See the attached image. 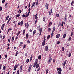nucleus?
Here are the masks:
<instances>
[{"label": "nucleus", "mask_w": 74, "mask_h": 74, "mask_svg": "<svg viewBox=\"0 0 74 74\" xmlns=\"http://www.w3.org/2000/svg\"><path fill=\"white\" fill-rule=\"evenodd\" d=\"M45 36H44V40L43 41L42 43V45L43 46H44V45H45Z\"/></svg>", "instance_id": "1"}, {"label": "nucleus", "mask_w": 74, "mask_h": 74, "mask_svg": "<svg viewBox=\"0 0 74 74\" xmlns=\"http://www.w3.org/2000/svg\"><path fill=\"white\" fill-rule=\"evenodd\" d=\"M66 62L67 60H65L64 63H62V65L63 66V67H64V66H65V65L66 64Z\"/></svg>", "instance_id": "2"}, {"label": "nucleus", "mask_w": 74, "mask_h": 74, "mask_svg": "<svg viewBox=\"0 0 74 74\" xmlns=\"http://www.w3.org/2000/svg\"><path fill=\"white\" fill-rule=\"evenodd\" d=\"M38 62V59H36V62L35 63H34V65H35V66H36V64H37V63H38L37 62Z\"/></svg>", "instance_id": "3"}, {"label": "nucleus", "mask_w": 74, "mask_h": 74, "mask_svg": "<svg viewBox=\"0 0 74 74\" xmlns=\"http://www.w3.org/2000/svg\"><path fill=\"white\" fill-rule=\"evenodd\" d=\"M49 5V4H48L47 3H46L45 7L47 10H48V7Z\"/></svg>", "instance_id": "4"}, {"label": "nucleus", "mask_w": 74, "mask_h": 74, "mask_svg": "<svg viewBox=\"0 0 74 74\" xmlns=\"http://www.w3.org/2000/svg\"><path fill=\"white\" fill-rule=\"evenodd\" d=\"M37 15H38V14L37 13L35 16V19L36 20H38V17H37Z\"/></svg>", "instance_id": "5"}, {"label": "nucleus", "mask_w": 74, "mask_h": 74, "mask_svg": "<svg viewBox=\"0 0 74 74\" xmlns=\"http://www.w3.org/2000/svg\"><path fill=\"white\" fill-rule=\"evenodd\" d=\"M60 34H59L57 35L56 36V38H59L60 37Z\"/></svg>", "instance_id": "6"}, {"label": "nucleus", "mask_w": 74, "mask_h": 74, "mask_svg": "<svg viewBox=\"0 0 74 74\" xmlns=\"http://www.w3.org/2000/svg\"><path fill=\"white\" fill-rule=\"evenodd\" d=\"M48 46H46L45 47V49L46 51H48Z\"/></svg>", "instance_id": "7"}, {"label": "nucleus", "mask_w": 74, "mask_h": 74, "mask_svg": "<svg viewBox=\"0 0 74 74\" xmlns=\"http://www.w3.org/2000/svg\"><path fill=\"white\" fill-rule=\"evenodd\" d=\"M57 71H59L60 72L62 71V69L61 68H58L57 69Z\"/></svg>", "instance_id": "8"}, {"label": "nucleus", "mask_w": 74, "mask_h": 74, "mask_svg": "<svg viewBox=\"0 0 74 74\" xmlns=\"http://www.w3.org/2000/svg\"><path fill=\"white\" fill-rule=\"evenodd\" d=\"M25 26L27 28H28V27H29V23L27 22V23H26Z\"/></svg>", "instance_id": "9"}, {"label": "nucleus", "mask_w": 74, "mask_h": 74, "mask_svg": "<svg viewBox=\"0 0 74 74\" xmlns=\"http://www.w3.org/2000/svg\"><path fill=\"white\" fill-rule=\"evenodd\" d=\"M52 9H51V10H50L49 12V15H51L52 12Z\"/></svg>", "instance_id": "10"}, {"label": "nucleus", "mask_w": 74, "mask_h": 74, "mask_svg": "<svg viewBox=\"0 0 74 74\" xmlns=\"http://www.w3.org/2000/svg\"><path fill=\"white\" fill-rule=\"evenodd\" d=\"M51 60H52V58H50L49 60L48 61V63H51Z\"/></svg>", "instance_id": "11"}, {"label": "nucleus", "mask_w": 74, "mask_h": 74, "mask_svg": "<svg viewBox=\"0 0 74 74\" xmlns=\"http://www.w3.org/2000/svg\"><path fill=\"white\" fill-rule=\"evenodd\" d=\"M36 4V2H34L33 3H32V6H31V8H32L33 7V6L34 5V4Z\"/></svg>", "instance_id": "12"}, {"label": "nucleus", "mask_w": 74, "mask_h": 74, "mask_svg": "<svg viewBox=\"0 0 74 74\" xmlns=\"http://www.w3.org/2000/svg\"><path fill=\"white\" fill-rule=\"evenodd\" d=\"M25 38L26 39H28L29 38V34H26Z\"/></svg>", "instance_id": "13"}, {"label": "nucleus", "mask_w": 74, "mask_h": 74, "mask_svg": "<svg viewBox=\"0 0 74 74\" xmlns=\"http://www.w3.org/2000/svg\"><path fill=\"white\" fill-rule=\"evenodd\" d=\"M11 40L12 42H13V41H14V37L12 36Z\"/></svg>", "instance_id": "14"}, {"label": "nucleus", "mask_w": 74, "mask_h": 74, "mask_svg": "<svg viewBox=\"0 0 74 74\" xmlns=\"http://www.w3.org/2000/svg\"><path fill=\"white\" fill-rule=\"evenodd\" d=\"M10 30H12V29L9 28L8 29V32H7V34H8V32H10Z\"/></svg>", "instance_id": "15"}, {"label": "nucleus", "mask_w": 74, "mask_h": 74, "mask_svg": "<svg viewBox=\"0 0 74 74\" xmlns=\"http://www.w3.org/2000/svg\"><path fill=\"white\" fill-rule=\"evenodd\" d=\"M18 66H19V64L18 63V64H16V65H15V66H14V67H16V68H18Z\"/></svg>", "instance_id": "16"}, {"label": "nucleus", "mask_w": 74, "mask_h": 74, "mask_svg": "<svg viewBox=\"0 0 74 74\" xmlns=\"http://www.w3.org/2000/svg\"><path fill=\"white\" fill-rule=\"evenodd\" d=\"M67 15L66 14L65 15V17H64L65 20H66V19H67Z\"/></svg>", "instance_id": "17"}, {"label": "nucleus", "mask_w": 74, "mask_h": 74, "mask_svg": "<svg viewBox=\"0 0 74 74\" xmlns=\"http://www.w3.org/2000/svg\"><path fill=\"white\" fill-rule=\"evenodd\" d=\"M22 65H21L20 67V71H22V68H23V66Z\"/></svg>", "instance_id": "18"}, {"label": "nucleus", "mask_w": 74, "mask_h": 74, "mask_svg": "<svg viewBox=\"0 0 74 74\" xmlns=\"http://www.w3.org/2000/svg\"><path fill=\"white\" fill-rule=\"evenodd\" d=\"M20 25H21V26H22V25H23V21H21L20 22Z\"/></svg>", "instance_id": "19"}, {"label": "nucleus", "mask_w": 74, "mask_h": 74, "mask_svg": "<svg viewBox=\"0 0 74 74\" xmlns=\"http://www.w3.org/2000/svg\"><path fill=\"white\" fill-rule=\"evenodd\" d=\"M39 64H37L36 66V69H38V67H39Z\"/></svg>", "instance_id": "20"}, {"label": "nucleus", "mask_w": 74, "mask_h": 74, "mask_svg": "<svg viewBox=\"0 0 74 74\" xmlns=\"http://www.w3.org/2000/svg\"><path fill=\"white\" fill-rule=\"evenodd\" d=\"M48 32H50L51 30V29L50 28H49L48 29Z\"/></svg>", "instance_id": "21"}, {"label": "nucleus", "mask_w": 74, "mask_h": 74, "mask_svg": "<svg viewBox=\"0 0 74 74\" xmlns=\"http://www.w3.org/2000/svg\"><path fill=\"white\" fill-rule=\"evenodd\" d=\"M9 18V16H7L6 18V20H5V21H7V20Z\"/></svg>", "instance_id": "22"}, {"label": "nucleus", "mask_w": 74, "mask_h": 74, "mask_svg": "<svg viewBox=\"0 0 74 74\" xmlns=\"http://www.w3.org/2000/svg\"><path fill=\"white\" fill-rule=\"evenodd\" d=\"M51 25H52V22H50L49 23V26H51Z\"/></svg>", "instance_id": "23"}, {"label": "nucleus", "mask_w": 74, "mask_h": 74, "mask_svg": "<svg viewBox=\"0 0 74 74\" xmlns=\"http://www.w3.org/2000/svg\"><path fill=\"white\" fill-rule=\"evenodd\" d=\"M20 33L21 32H20V31H19L18 32V33L16 34V35H17V36H19V34H20Z\"/></svg>", "instance_id": "24"}, {"label": "nucleus", "mask_w": 74, "mask_h": 74, "mask_svg": "<svg viewBox=\"0 0 74 74\" xmlns=\"http://www.w3.org/2000/svg\"><path fill=\"white\" fill-rule=\"evenodd\" d=\"M49 71V70H48V69H47L46 71V74H47Z\"/></svg>", "instance_id": "25"}, {"label": "nucleus", "mask_w": 74, "mask_h": 74, "mask_svg": "<svg viewBox=\"0 0 74 74\" xmlns=\"http://www.w3.org/2000/svg\"><path fill=\"white\" fill-rule=\"evenodd\" d=\"M64 51V47H62V51L63 52Z\"/></svg>", "instance_id": "26"}, {"label": "nucleus", "mask_w": 74, "mask_h": 74, "mask_svg": "<svg viewBox=\"0 0 74 74\" xmlns=\"http://www.w3.org/2000/svg\"><path fill=\"white\" fill-rule=\"evenodd\" d=\"M54 32L53 31H52V33H51V37H52V36H53V32Z\"/></svg>", "instance_id": "27"}, {"label": "nucleus", "mask_w": 74, "mask_h": 74, "mask_svg": "<svg viewBox=\"0 0 74 74\" xmlns=\"http://www.w3.org/2000/svg\"><path fill=\"white\" fill-rule=\"evenodd\" d=\"M18 12H19V14H21V12H22V10H20V9L18 11Z\"/></svg>", "instance_id": "28"}, {"label": "nucleus", "mask_w": 74, "mask_h": 74, "mask_svg": "<svg viewBox=\"0 0 74 74\" xmlns=\"http://www.w3.org/2000/svg\"><path fill=\"white\" fill-rule=\"evenodd\" d=\"M30 10H31V9L30 8H29L28 9L29 12H28V14H29L30 12Z\"/></svg>", "instance_id": "29"}, {"label": "nucleus", "mask_w": 74, "mask_h": 74, "mask_svg": "<svg viewBox=\"0 0 74 74\" xmlns=\"http://www.w3.org/2000/svg\"><path fill=\"white\" fill-rule=\"evenodd\" d=\"M74 4V1H72L71 2V5H73V4Z\"/></svg>", "instance_id": "30"}, {"label": "nucleus", "mask_w": 74, "mask_h": 74, "mask_svg": "<svg viewBox=\"0 0 74 74\" xmlns=\"http://www.w3.org/2000/svg\"><path fill=\"white\" fill-rule=\"evenodd\" d=\"M66 37V34H65L63 36V38H64L65 37Z\"/></svg>", "instance_id": "31"}, {"label": "nucleus", "mask_w": 74, "mask_h": 74, "mask_svg": "<svg viewBox=\"0 0 74 74\" xmlns=\"http://www.w3.org/2000/svg\"><path fill=\"white\" fill-rule=\"evenodd\" d=\"M36 30H35L34 32H33V35H34V34L36 33Z\"/></svg>", "instance_id": "32"}, {"label": "nucleus", "mask_w": 74, "mask_h": 74, "mask_svg": "<svg viewBox=\"0 0 74 74\" xmlns=\"http://www.w3.org/2000/svg\"><path fill=\"white\" fill-rule=\"evenodd\" d=\"M56 16L57 17H59V14H56Z\"/></svg>", "instance_id": "33"}, {"label": "nucleus", "mask_w": 74, "mask_h": 74, "mask_svg": "<svg viewBox=\"0 0 74 74\" xmlns=\"http://www.w3.org/2000/svg\"><path fill=\"white\" fill-rule=\"evenodd\" d=\"M29 59H27V60L26 61V63H29Z\"/></svg>", "instance_id": "34"}, {"label": "nucleus", "mask_w": 74, "mask_h": 74, "mask_svg": "<svg viewBox=\"0 0 74 74\" xmlns=\"http://www.w3.org/2000/svg\"><path fill=\"white\" fill-rule=\"evenodd\" d=\"M38 59H41V56H39L38 57Z\"/></svg>", "instance_id": "35"}, {"label": "nucleus", "mask_w": 74, "mask_h": 74, "mask_svg": "<svg viewBox=\"0 0 74 74\" xmlns=\"http://www.w3.org/2000/svg\"><path fill=\"white\" fill-rule=\"evenodd\" d=\"M18 51H17V52L16 53L15 56H17V55H18Z\"/></svg>", "instance_id": "36"}, {"label": "nucleus", "mask_w": 74, "mask_h": 74, "mask_svg": "<svg viewBox=\"0 0 74 74\" xmlns=\"http://www.w3.org/2000/svg\"><path fill=\"white\" fill-rule=\"evenodd\" d=\"M71 38L70 37L69 39V41H71Z\"/></svg>", "instance_id": "37"}, {"label": "nucleus", "mask_w": 74, "mask_h": 74, "mask_svg": "<svg viewBox=\"0 0 74 74\" xmlns=\"http://www.w3.org/2000/svg\"><path fill=\"white\" fill-rule=\"evenodd\" d=\"M3 70H5V66H3Z\"/></svg>", "instance_id": "38"}, {"label": "nucleus", "mask_w": 74, "mask_h": 74, "mask_svg": "<svg viewBox=\"0 0 74 74\" xmlns=\"http://www.w3.org/2000/svg\"><path fill=\"white\" fill-rule=\"evenodd\" d=\"M68 56L69 57H70V56H71V53H69Z\"/></svg>", "instance_id": "39"}, {"label": "nucleus", "mask_w": 74, "mask_h": 74, "mask_svg": "<svg viewBox=\"0 0 74 74\" xmlns=\"http://www.w3.org/2000/svg\"><path fill=\"white\" fill-rule=\"evenodd\" d=\"M32 58H33V56L32 55L30 58V60H32Z\"/></svg>", "instance_id": "40"}, {"label": "nucleus", "mask_w": 74, "mask_h": 74, "mask_svg": "<svg viewBox=\"0 0 74 74\" xmlns=\"http://www.w3.org/2000/svg\"><path fill=\"white\" fill-rule=\"evenodd\" d=\"M29 16V13H28V14H26V15H25V17H27V16Z\"/></svg>", "instance_id": "41"}, {"label": "nucleus", "mask_w": 74, "mask_h": 74, "mask_svg": "<svg viewBox=\"0 0 74 74\" xmlns=\"http://www.w3.org/2000/svg\"><path fill=\"white\" fill-rule=\"evenodd\" d=\"M55 27H53V30L52 31L53 32H55Z\"/></svg>", "instance_id": "42"}, {"label": "nucleus", "mask_w": 74, "mask_h": 74, "mask_svg": "<svg viewBox=\"0 0 74 74\" xmlns=\"http://www.w3.org/2000/svg\"><path fill=\"white\" fill-rule=\"evenodd\" d=\"M60 43V41H58L57 42V44H59Z\"/></svg>", "instance_id": "43"}, {"label": "nucleus", "mask_w": 74, "mask_h": 74, "mask_svg": "<svg viewBox=\"0 0 74 74\" xmlns=\"http://www.w3.org/2000/svg\"><path fill=\"white\" fill-rule=\"evenodd\" d=\"M17 74H19V70H18L17 71V72L16 73Z\"/></svg>", "instance_id": "44"}, {"label": "nucleus", "mask_w": 74, "mask_h": 74, "mask_svg": "<svg viewBox=\"0 0 74 74\" xmlns=\"http://www.w3.org/2000/svg\"><path fill=\"white\" fill-rule=\"evenodd\" d=\"M38 20H36V21L35 22V25H36L37 23V22Z\"/></svg>", "instance_id": "45"}, {"label": "nucleus", "mask_w": 74, "mask_h": 74, "mask_svg": "<svg viewBox=\"0 0 74 74\" xmlns=\"http://www.w3.org/2000/svg\"><path fill=\"white\" fill-rule=\"evenodd\" d=\"M25 30H24L23 31V35L25 34Z\"/></svg>", "instance_id": "46"}, {"label": "nucleus", "mask_w": 74, "mask_h": 74, "mask_svg": "<svg viewBox=\"0 0 74 74\" xmlns=\"http://www.w3.org/2000/svg\"><path fill=\"white\" fill-rule=\"evenodd\" d=\"M63 23H64V22H62L61 24V26H63Z\"/></svg>", "instance_id": "47"}, {"label": "nucleus", "mask_w": 74, "mask_h": 74, "mask_svg": "<svg viewBox=\"0 0 74 74\" xmlns=\"http://www.w3.org/2000/svg\"><path fill=\"white\" fill-rule=\"evenodd\" d=\"M2 10V7H0V11H1Z\"/></svg>", "instance_id": "48"}, {"label": "nucleus", "mask_w": 74, "mask_h": 74, "mask_svg": "<svg viewBox=\"0 0 74 74\" xmlns=\"http://www.w3.org/2000/svg\"><path fill=\"white\" fill-rule=\"evenodd\" d=\"M50 38V35H49L47 36V39H49V38Z\"/></svg>", "instance_id": "49"}, {"label": "nucleus", "mask_w": 74, "mask_h": 74, "mask_svg": "<svg viewBox=\"0 0 74 74\" xmlns=\"http://www.w3.org/2000/svg\"><path fill=\"white\" fill-rule=\"evenodd\" d=\"M58 74H61V72H60L59 71H58Z\"/></svg>", "instance_id": "50"}, {"label": "nucleus", "mask_w": 74, "mask_h": 74, "mask_svg": "<svg viewBox=\"0 0 74 74\" xmlns=\"http://www.w3.org/2000/svg\"><path fill=\"white\" fill-rule=\"evenodd\" d=\"M43 19V21H45V17H44Z\"/></svg>", "instance_id": "51"}, {"label": "nucleus", "mask_w": 74, "mask_h": 74, "mask_svg": "<svg viewBox=\"0 0 74 74\" xmlns=\"http://www.w3.org/2000/svg\"><path fill=\"white\" fill-rule=\"evenodd\" d=\"M22 16L23 18H25V15H24V14H23L22 15Z\"/></svg>", "instance_id": "52"}, {"label": "nucleus", "mask_w": 74, "mask_h": 74, "mask_svg": "<svg viewBox=\"0 0 74 74\" xmlns=\"http://www.w3.org/2000/svg\"><path fill=\"white\" fill-rule=\"evenodd\" d=\"M73 32H72L71 34V37H72V36H73Z\"/></svg>", "instance_id": "53"}, {"label": "nucleus", "mask_w": 74, "mask_h": 74, "mask_svg": "<svg viewBox=\"0 0 74 74\" xmlns=\"http://www.w3.org/2000/svg\"><path fill=\"white\" fill-rule=\"evenodd\" d=\"M58 26H61V23H59L58 24Z\"/></svg>", "instance_id": "54"}, {"label": "nucleus", "mask_w": 74, "mask_h": 74, "mask_svg": "<svg viewBox=\"0 0 74 74\" xmlns=\"http://www.w3.org/2000/svg\"><path fill=\"white\" fill-rule=\"evenodd\" d=\"M5 35H4L3 37V39H4L5 38Z\"/></svg>", "instance_id": "55"}, {"label": "nucleus", "mask_w": 74, "mask_h": 74, "mask_svg": "<svg viewBox=\"0 0 74 74\" xmlns=\"http://www.w3.org/2000/svg\"><path fill=\"white\" fill-rule=\"evenodd\" d=\"M16 68L15 67V66H14V71H15V70H16Z\"/></svg>", "instance_id": "56"}, {"label": "nucleus", "mask_w": 74, "mask_h": 74, "mask_svg": "<svg viewBox=\"0 0 74 74\" xmlns=\"http://www.w3.org/2000/svg\"><path fill=\"white\" fill-rule=\"evenodd\" d=\"M30 41H29V40H28L27 41V43H28V44H29V43H30Z\"/></svg>", "instance_id": "57"}, {"label": "nucleus", "mask_w": 74, "mask_h": 74, "mask_svg": "<svg viewBox=\"0 0 74 74\" xmlns=\"http://www.w3.org/2000/svg\"><path fill=\"white\" fill-rule=\"evenodd\" d=\"M7 4H8V3H6L5 4V6H7Z\"/></svg>", "instance_id": "58"}, {"label": "nucleus", "mask_w": 74, "mask_h": 74, "mask_svg": "<svg viewBox=\"0 0 74 74\" xmlns=\"http://www.w3.org/2000/svg\"><path fill=\"white\" fill-rule=\"evenodd\" d=\"M25 47H26V45L25 44L24 45V46H23V48L24 49L25 48Z\"/></svg>", "instance_id": "59"}, {"label": "nucleus", "mask_w": 74, "mask_h": 74, "mask_svg": "<svg viewBox=\"0 0 74 74\" xmlns=\"http://www.w3.org/2000/svg\"><path fill=\"white\" fill-rule=\"evenodd\" d=\"M5 25V24H4L1 26V27H4V26Z\"/></svg>", "instance_id": "60"}, {"label": "nucleus", "mask_w": 74, "mask_h": 74, "mask_svg": "<svg viewBox=\"0 0 74 74\" xmlns=\"http://www.w3.org/2000/svg\"><path fill=\"white\" fill-rule=\"evenodd\" d=\"M5 58H7V55H5Z\"/></svg>", "instance_id": "61"}, {"label": "nucleus", "mask_w": 74, "mask_h": 74, "mask_svg": "<svg viewBox=\"0 0 74 74\" xmlns=\"http://www.w3.org/2000/svg\"><path fill=\"white\" fill-rule=\"evenodd\" d=\"M4 2H5V0H3L2 1V3H4Z\"/></svg>", "instance_id": "62"}, {"label": "nucleus", "mask_w": 74, "mask_h": 74, "mask_svg": "<svg viewBox=\"0 0 74 74\" xmlns=\"http://www.w3.org/2000/svg\"><path fill=\"white\" fill-rule=\"evenodd\" d=\"M31 68H32V65L30 66L29 69H31Z\"/></svg>", "instance_id": "63"}, {"label": "nucleus", "mask_w": 74, "mask_h": 74, "mask_svg": "<svg viewBox=\"0 0 74 74\" xmlns=\"http://www.w3.org/2000/svg\"><path fill=\"white\" fill-rule=\"evenodd\" d=\"M25 56L26 57H27V53H25Z\"/></svg>", "instance_id": "64"}]
</instances>
